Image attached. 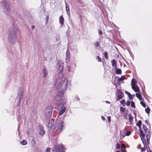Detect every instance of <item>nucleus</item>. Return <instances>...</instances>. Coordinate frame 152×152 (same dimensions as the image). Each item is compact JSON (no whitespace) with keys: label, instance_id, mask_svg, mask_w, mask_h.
Listing matches in <instances>:
<instances>
[{"label":"nucleus","instance_id":"nucleus-1","mask_svg":"<svg viewBox=\"0 0 152 152\" xmlns=\"http://www.w3.org/2000/svg\"><path fill=\"white\" fill-rule=\"evenodd\" d=\"M71 84L70 81H68L66 78H65L61 83H58L57 81L55 84V86L59 91L57 93L55 97V99L57 101H60L63 97V94L66 87L70 86Z\"/></svg>","mask_w":152,"mask_h":152},{"label":"nucleus","instance_id":"nucleus-2","mask_svg":"<svg viewBox=\"0 0 152 152\" xmlns=\"http://www.w3.org/2000/svg\"><path fill=\"white\" fill-rule=\"evenodd\" d=\"M18 31L19 28L15 24H13L9 28L8 38L9 41L11 44H13L17 41V35Z\"/></svg>","mask_w":152,"mask_h":152},{"label":"nucleus","instance_id":"nucleus-3","mask_svg":"<svg viewBox=\"0 0 152 152\" xmlns=\"http://www.w3.org/2000/svg\"><path fill=\"white\" fill-rule=\"evenodd\" d=\"M53 110V108L51 106H48L44 110L43 114L45 117L44 119H47L51 117Z\"/></svg>","mask_w":152,"mask_h":152},{"label":"nucleus","instance_id":"nucleus-4","mask_svg":"<svg viewBox=\"0 0 152 152\" xmlns=\"http://www.w3.org/2000/svg\"><path fill=\"white\" fill-rule=\"evenodd\" d=\"M65 148L62 144H56L53 147V152H65Z\"/></svg>","mask_w":152,"mask_h":152},{"label":"nucleus","instance_id":"nucleus-5","mask_svg":"<svg viewBox=\"0 0 152 152\" xmlns=\"http://www.w3.org/2000/svg\"><path fill=\"white\" fill-rule=\"evenodd\" d=\"M2 5L5 13L8 15H9L10 13V10L9 8L8 2L3 1L2 2Z\"/></svg>","mask_w":152,"mask_h":152},{"label":"nucleus","instance_id":"nucleus-6","mask_svg":"<svg viewBox=\"0 0 152 152\" xmlns=\"http://www.w3.org/2000/svg\"><path fill=\"white\" fill-rule=\"evenodd\" d=\"M56 121L55 119L52 118L50 120L48 123V127L50 131L53 132L54 131L56 127Z\"/></svg>","mask_w":152,"mask_h":152},{"label":"nucleus","instance_id":"nucleus-7","mask_svg":"<svg viewBox=\"0 0 152 152\" xmlns=\"http://www.w3.org/2000/svg\"><path fill=\"white\" fill-rule=\"evenodd\" d=\"M56 131L58 133H61L64 129V122L61 121H58L57 124Z\"/></svg>","mask_w":152,"mask_h":152},{"label":"nucleus","instance_id":"nucleus-8","mask_svg":"<svg viewBox=\"0 0 152 152\" xmlns=\"http://www.w3.org/2000/svg\"><path fill=\"white\" fill-rule=\"evenodd\" d=\"M23 92V89L21 88L19 89L18 94L17 98L16 99V101H18V104H17V106L19 107L20 104L21 97Z\"/></svg>","mask_w":152,"mask_h":152},{"label":"nucleus","instance_id":"nucleus-9","mask_svg":"<svg viewBox=\"0 0 152 152\" xmlns=\"http://www.w3.org/2000/svg\"><path fill=\"white\" fill-rule=\"evenodd\" d=\"M57 66L58 69V71H63L64 67V64L63 61L62 60H59L57 64Z\"/></svg>","mask_w":152,"mask_h":152},{"label":"nucleus","instance_id":"nucleus-10","mask_svg":"<svg viewBox=\"0 0 152 152\" xmlns=\"http://www.w3.org/2000/svg\"><path fill=\"white\" fill-rule=\"evenodd\" d=\"M70 57V55L69 51L67 49L66 53V58L65 61L66 63L69 62Z\"/></svg>","mask_w":152,"mask_h":152},{"label":"nucleus","instance_id":"nucleus-11","mask_svg":"<svg viewBox=\"0 0 152 152\" xmlns=\"http://www.w3.org/2000/svg\"><path fill=\"white\" fill-rule=\"evenodd\" d=\"M139 131L140 133V137L141 138V139L142 140V141L144 145V142L143 140V139L145 137V135L144 134L143 132V131L141 130L140 129H139Z\"/></svg>","mask_w":152,"mask_h":152},{"label":"nucleus","instance_id":"nucleus-12","mask_svg":"<svg viewBox=\"0 0 152 152\" xmlns=\"http://www.w3.org/2000/svg\"><path fill=\"white\" fill-rule=\"evenodd\" d=\"M145 133L147 141L148 144V142H149V139L151 136L150 131H148L145 132Z\"/></svg>","mask_w":152,"mask_h":152},{"label":"nucleus","instance_id":"nucleus-13","mask_svg":"<svg viewBox=\"0 0 152 152\" xmlns=\"http://www.w3.org/2000/svg\"><path fill=\"white\" fill-rule=\"evenodd\" d=\"M132 88L136 92H139L140 91V90L139 87L137 86L132 85Z\"/></svg>","mask_w":152,"mask_h":152},{"label":"nucleus","instance_id":"nucleus-14","mask_svg":"<svg viewBox=\"0 0 152 152\" xmlns=\"http://www.w3.org/2000/svg\"><path fill=\"white\" fill-rule=\"evenodd\" d=\"M45 132L43 128L41 126L39 130V133L40 135H41L42 137L43 135L45 134Z\"/></svg>","mask_w":152,"mask_h":152},{"label":"nucleus","instance_id":"nucleus-15","mask_svg":"<svg viewBox=\"0 0 152 152\" xmlns=\"http://www.w3.org/2000/svg\"><path fill=\"white\" fill-rule=\"evenodd\" d=\"M43 77H45L48 75V72L47 70L45 68H44L42 71V72Z\"/></svg>","mask_w":152,"mask_h":152},{"label":"nucleus","instance_id":"nucleus-16","mask_svg":"<svg viewBox=\"0 0 152 152\" xmlns=\"http://www.w3.org/2000/svg\"><path fill=\"white\" fill-rule=\"evenodd\" d=\"M66 107H63L62 109L59 112L58 115L61 116L62 115L66 110Z\"/></svg>","mask_w":152,"mask_h":152},{"label":"nucleus","instance_id":"nucleus-17","mask_svg":"<svg viewBox=\"0 0 152 152\" xmlns=\"http://www.w3.org/2000/svg\"><path fill=\"white\" fill-rule=\"evenodd\" d=\"M124 94L121 91H119L118 93L117 97L119 99H121L124 96Z\"/></svg>","mask_w":152,"mask_h":152},{"label":"nucleus","instance_id":"nucleus-18","mask_svg":"<svg viewBox=\"0 0 152 152\" xmlns=\"http://www.w3.org/2000/svg\"><path fill=\"white\" fill-rule=\"evenodd\" d=\"M111 62L112 63V66L114 67V69L117 68V66L116 65V62L115 60H111Z\"/></svg>","mask_w":152,"mask_h":152},{"label":"nucleus","instance_id":"nucleus-19","mask_svg":"<svg viewBox=\"0 0 152 152\" xmlns=\"http://www.w3.org/2000/svg\"><path fill=\"white\" fill-rule=\"evenodd\" d=\"M129 120L130 124H133V118L131 114H129Z\"/></svg>","mask_w":152,"mask_h":152},{"label":"nucleus","instance_id":"nucleus-20","mask_svg":"<svg viewBox=\"0 0 152 152\" xmlns=\"http://www.w3.org/2000/svg\"><path fill=\"white\" fill-rule=\"evenodd\" d=\"M59 20L60 23L62 25L64 21V19L63 17L62 16H61L59 17Z\"/></svg>","mask_w":152,"mask_h":152},{"label":"nucleus","instance_id":"nucleus-21","mask_svg":"<svg viewBox=\"0 0 152 152\" xmlns=\"http://www.w3.org/2000/svg\"><path fill=\"white\" fill-rule=\"evenodd\" d=\"M59 74L58 77L59 79H61L64 76L63 71H58Z\"/></svg>","mask_w":152,"mask_h":152},{"label":"nucleus","instance_id":"nucleus-22","mask_svg":"<svg viewBox=\"0 0 152 152\" xmlns=\"http://www.w3.org/2000/svg\"><path fill=\"white\" fill-rule=\"evenodd\" d=\"M66 9L67 14L69 15L70 14L69 8L68 5V6L66 4Z\"/></svg>","mask_w":152,"mask_h":152},{"label":"nucleus","instance_id":"nucleus-23","mask_svg":"<svg viewBox=\"0 0 152 152\" xmlns=\"http://www.w3.org/2000/svg\"><path fill=\"white\" fill-rule=\"evenodd\" d=\"M136 96L140 101H142V99L140 94L139 93H136ZM143 100H144L143 99Z\"/></svg>","mask_w":152,"mask_h":152},{"label":"nucleus","instance_id":"nucleus-24","mask_svg":"<svg viewBox=\"0 0 152 152\" xmlns=\"http://www.w3.org/2000/svg\"><path fill=\"white\" fill-rule=\"evenodd\" d=\"M29 139L30 140H31V142L33 143V144H34L36 142V141L34 140V137H32L31 136H30L29 137Z\"/></svg>","mask_w":152,"mask_h":152},{"label":"nucleus","instance_id":"nucleus-25","mask_svg":"<svg viewBox=\"0 0 152 152\" xmlns=\"http://www.w3.org/2000/svg\"><path fill=\"white\" fill-rule=\"evenodd\" d=\"M137 81L134 78H133L132 79V81H131V86H132V85H136V84L137 83Z\"/></svg>","mask_w":152,"mask_h":152},{"label":"nucleus","instance_id":"nucleus-26","mask_svg":"<svg viewBox=\"0 0 152 152\" xmlns=\"http://www.w3.org/2000/svg\"><path fill=\"white\" fill-rule=\"evenodd\" d=\"M116 73L117 74H120L121 73V70L120 69L116 68Z\"/></svg>","mask_w":152,"mask_h":152},{"label":"nucleus","instance_id":"nucleus-27","mask_svg":"<svg viewBox=\"0 0 152 152\" xmlns=\"http://www.w3.org/2000/svg\"><path fill=\"white\" fill-rule=\"evenodd\" d=\"M64 103H63L62 102H61L57 104V106L58 108H61L63 106Z\"/></svg>","mask_w":152,"mask_h":152},{"label":"nucleus","instance_id":"nucleus-28","mask_svg":"<svg viewBox=\"0 0 152 152\" xmlns=\"http://www.w3.org/2000/svg\"><path fill=\"white\" fill-rule=\"evenodd\" d=\"M123 134L121 132H120V138L121 139H122L125 137V136L124 135V134H125L124 132H123Z\"/></svg>","mask_w":152,"mask_h":152},{"label":"nucleus","instance_id":"nucleus-29","mask_svg":"<svg viewBox=\"0 0 152 152\" xmlns=\"http://www.w3.org/2000/svg\"><path fill=\"white\" fill-rule=\"evenodd\" d=\"M142 124V121L140 120L138 121V122L137 124V125L139 127V129H140L141 125Z\"/></svg>","mask_w":152,"mask_h":152},{"label":"nucleus","instance_id":"nucleus-30","mask_svg":"<svg viewBox=\"0 0 152 152\" xmlns=\"http://www.w3.org/2000/svg\"><path fill=\"white\" fill-rule=\"evenodd\" d=\"M20 144L23 145H25L27 143V141L25 140H23L20 142Z\"/></svg>","mask_w":152,"mask_h":152},{"label":"nucleus","instance_id":"nucleus-31","mask_svg":"<svg viewBox=\"0 0 152 152\" xmlns=\"http://www.w3.org/2000/svg\"><path fill=\"white\" fill-rule=\"evenodd\" d=\"M33 147L34 148V150L35 151H37L39 150V148L38 146L35 145H34Z\"/></svg>","mask_w":152,"mask_h":152},{"label":"nucleus","instance_id":"nucleus-32","mask_svg":"<svg viewBox=\"0 0 152 152\" xmlns=\"http://www.w3.org/2000/svg\"><path fill=\"white\" fill-rule=\"evenodd\" d=\"M125 79L124 76H122L121 77H120L118 80V82H120L121 81L124 80Z\"/></svg>","mask_w":152,"mask_h":152},{"label":"nucleus","instance_id":"nucleus-33","mask_svg":"<svg viewBox=\"0 0 152 152\" xmlns=\"http://www.w3.org/2000/svg\"><path fill=\"white\" fill-rule=\"evenodd\" d=\"M143 128L145 132L147 131H149V130L147 128V127L145 125H143Z\"/></svg>","mask_w":152,"mask_h":152},{"label":"nucleus","instance_id":"nucleus-34","mask_svg":"<svg viewBox=\"0 0 152 152\" xmlns=\"http://www.w3.org/2000/svg\"><path fill=\"white\" fill-rule=\"evenodd\" d=\"M104 55L106 59H107L108 58V53L107 52H105L104 53Z\"/></svg>","mask_w":152,"mask_h":152},{"label":"nucleus","instance_id":"nucleus-35","mask_svg":"<svg viewBox=\"0 0 152 152\" xmlns=\"http://www.w3.org/2000/svg\"><path fill=\"white\" fill-rule=\"evenodd\" d=\"M80 99L78 96L77 95H75L74 98V101H79Z\"/></svg>","mask_w":152,"mask_h":152},{"label":"nucleus","instance_id":"nucleus-36","mask_svg":"<svg viewBox=\"0 0 152 152\" xmlns=\"http://www.w3.org/2000/svg\"><path fill=\"white\" fill-rule=\"evenodd\" d=\"M51 148L49 147H48L45 150V152H50Z\"/></svg>","mask_w":152,"mask_h":152},{"label":"nucleus","instance_id":"nucleus-37","mask_svg":"<svg viewBox=\"0 0 152 152\" xmlns=\"http://www.w3.org/2000/svg\"><path fill=\"white\" fill-rule=\"evenodd\" d=\"M140 104L144 107H146V104L142 100L140 101Z\"/></svg>","mask_w":152,"mask_h":152},{"label":"nucleus","instance_id":"nucleus-38","mask_svg":"<svg viewBox=\"0 0 152 152\" xmlns=\"http://www.w3.org/2000/svg\"><path fill=\"white\" fill-rule=\"evenodd\" d=\"M145 111L146 112L148 113L149 114L150 113V109L149 108H147L145 109Z\"/></svg>","mask_w":152,"mask_h":152},{"label":"nucleus","instance_id":"nucleus-39","mask_svg":"<svg viewBox=\"0 0 152 152\" xmlns=\"http://www.w3.org/2000/svg\"><path fill=\"white\" fill-rule=\"evenodd\" d=\"M125 110V108L122 107H120V110L121 111L124 112Z\"/></svg>","mask_w":152,"mask_h":152},{"label":"nucleus","instance_id":"nucleus-40","mask_svg":"<svg viewBox=\"0 0 152 152\" xmlns=\"http://www.w3.org/2000/svg\"><path fill=\"white\" fill-rule=\"evenodd\" d=\"M131 106L132 107H133V108H135V104H134V102L132 101L131 102Z\"/></svg>","mask_w":152,"mask_h":152},{"label":"nucleus","instance_id":"nucleus-41","mask_svg":"<svg viewBox=\"0 0 152 152\" xmlns=\"http://www.w3.org/2000/svg\"><path fill=\"white\" fill-rule=\"evenodd\" d=\"M131 134L130 131H128L126 132V133L125 134V135L126 136H129Z\"/></svg>","mask_w":152,"mask_h":152},{"label":"nucleus","instance_id":"nucleus-42","mask_svg":"<svg viewBox=\"0 0 152 152\" xmlns=\"http://www.w3.org/2000/svg\"><path fill=\"white\" fill-rule=\"evenodd\" d=\"M96 59L98 60V61L99 62H101V59L99 57V56H98L96 57Z\"/></svg>","mask_w":152,"mask_h":152},{"label":"nucleus","instance_id":"nucleus-43","mask_svg":"<svg viewBox=\"0 0 152 152\" xmlns=\"http://www.w3.org/2000/svg\"><path fill=\"white\" fill-rule=\"evenodd\" d=\"M125 100L124 99H123L121 101V104H123V106H124V104H125Z\"/></svg>","mask_w":152,"mask_h":152},{"label":"nucleus","instance_id":"nucleus-44","mask_svg":"<svg viewBox=\"0 0 152 152\" xmlns=\"http://www.w3.org/2000/svg\"><path fill=\"white\" fill-rule=\"evenodd\" d=\"M120 146L118 143H117L116 144V148L117 149H119L120 148Z\"/></svg>","mask_w":152,"mask_h":152},{"label":"nucleus","instance_id":"nucleus-45","mask_svg":"<svg viewBox=\"0 0 152 152\" xmlns=\"http://www.w3.org/2000/svg\"><path fill=\"white\" fill-rule=\"evenodd\" d=\"M121 147L122 148H124L126 147L125 145L123 143L121 144Z\"/></svg>","mask_w":152,"mask_h":152},{"label":"nucleus","instance_id":"nucleus-46","mask_svg":"<svg viewBox=\"0 0 152 152\" xmlns=\"http://www.w3.org/2000/svg\"><path fill=\"white\" fill-rule=\"evenodd\" d=\"M71 67L70 66H67V71L69 72H71Z\"/></svg>","mask_w":152,"mask_h":152},{"label":"nucleus","instance_id":"nucleus-47","mask_svg":"<svg viewBox=\"0 0 152 152\" xmlns=\"http://www.w3.org/2000/svg\"><path fill=\"white\" fill-rule=\"evenodd\" d=\"M95 45L96 47H98L99 45V42H96L95 43Z\"/></svg>","mask_w":152,"mask_h":152},{"label":"nucleus","instance_id":"nucleus-48","mask_svg":"<svg viewBox=\"0 0 152 152\" xmlns=\"http://www.w3.org/2000/svg\"><path fill=\"white\" fill-rule=\"evenodd\" d=\"M125 92L126 94H127L128 95V96H129L131 95V94H130V93L128 92L127 91H125Z\"/></svg>","mask_w":152,"mask_h":152},{"label":"nucleus","instance_id":"nucleus-49","mask_svg":"<svg viewBox=\"0 0 152 152\" xmlns=\"http://www.w3.org/2000/svg\"><path fill=\"white\" fill-rule=\"evenodd\" d=\"M145 148H141V152H144L145 151Z\"/></svg>","mask_w":152,"mask_h":152},{"label":"nucleus","instance_id":"nucleus-50","mask_svg":"<svg viewBox=\"0 0 152 152\" xmlns=\"http://www.w3.org/2000/svg\"><path fill=\"white\" fill-rule=\"evenodd\" d=\"M130 102L129 101H128L126 102V104L127 106H129L130 105Z\"/></svg>","mask_w":152,"mask_h":152},{"label":"nucleus","instance_id":"nucleus-51","mask_svg":"<svg viewBox=\"0 0 152 152\" xmlns=\"http://www.w3.org/2000/svg\"><path fill=\"white\" fill-rule=\"evenodd\" d=\"M108 121L109 122H110L111 121V117L110 116H108L107 117Z\"/></svg>","mask_w":152,"mask_h":152},{"label":"nucleus","instance_id":"nucleus-52","mask_svg":"<svg viewBox=\"0 0 152 152\" xmlns=\"http://www.w3.org/2000/svg\"><path fill=\"white\" fill-rule=\"evenodd\" d=\"M98 32L99 35H101L102 34V32L101 30H99L98 31Z\"/></svg>","mask_w":152,"mask_h":152},{"label":"nucleus","instance_id":"nucleus-53","mask_svg":"<svg viewBox=\"0 0 152 152\" xmlns=\"http://www.w3.org/2000/svg\"><path fill=\"white\" fill-rule=\"evenodd\" d=\"M128 96L129 97V99H133L132 97L131 94V95H130V96Z\"/></svg>","mask_w":152,"mask_h":152},{"label":"nucleus","instance_id":"nucleus-54","mask_svg":"<svg viewBox=\"0 0 152 152\" xmlns=\"http://www.w3.org/2000/svg\"><path fill=\"white\" fill-rule=\"evenodd\" d=\"M145 124H147V125H148V120H146L145 121Z\"/></svg>","mask_w":152,"mask_h":152},{"label":"nucleus","instance_id":"nucleus-55","mask_svg":"<svg viewBox=\"0 0 152 152\" xmlns=\"http://www.w3.org/2000/svg\"><path fill=\"white\" fill-rule=\"evenodd\" d=\"M101 118H102V119L103 121H104L105 120V118L104 117V116H101Z\"/></svg>","mask_w":152,"mask_h":152},{"label":"nucleus","instance_id":"nucleus-56","mask_svg":"<svg viewBox=\"0 0 152 152\" xmlns=\"http://www.w3.org/2000/svg\"><path fill=\"white\" fill-rule=\"evenodd\" d=\"M35 27L33 25L31 26V28L32 30H33L34 28H35Z\"/></svg>","mask_w":152,"mask_h":152},{"label":"nucleus","instance_id":"nucleus-57","mask_svg":"<svg viewBox=\"0 0 152 152\" xmlns=\"http://www.w3.org/2000/svg\"><path fill=\"white\" fill-rule=\"evenodd\" d=\"M71 72L72 73L71 74L72 75H73L74 73V70H73V71H71Z\"/></svg>","mask_w":152,"mask_h":152},{"label":"nucleus","instance_id":"nucleus-58","mask_svg":"<svg viewBox=\"0 0 152 152\" xmlns=\"http://www.w3.org/2000/svg\"><path fill=\"white\" fill-rule=\"evenodd\" d=\"M121 151H122V152H126V150H122Z\"/></svg>","mask_w":152,"mask_h":152},{"label":"nucleus","instance_id":"nucleus-59","mask_svg":"<svg viewBox=\"0 0 152 152\" xmlns=\"http://www.w3.org/2000/svg\"><path fill=\"white\" fill-rule=\"evenodd\" d=\"M106 102L107 103H110V102L108 101H106Z\"/></svg>","mask_w":152,"mask_h":152},{"label":"nucleus","instance_id":"nucleus-60","mask_svg":"<svg viewBox=\"0 0 152 152\" xmlns=\"http://www.w3.org/2000/svg\"><path fill=\"white\" fill-rule=\"evenodd\" d=\"M48 17L47 16V18H46V20H47V22L48 20Z\"/></svg>","mask_w":152,"mask_h":152},{"label":"nucleus","instance_id":"nucleus-61","mask_svg":"<svg viewBox=\"0 0 152 152\" xmlns=\"http://www.w3.org/2000/svg\"><path fill=\"white\" fill-rule=\"evenodd\" d=\"M133 112L134 114L135 115H136V113H135L134 112V111Z\"/></svg>","mask_w":152,"mask_h":152},{"label":"nucleus","instance_id":"nucleus-62","mask_svg":"<svg viewBox=\"0 0 152 152\" xmlns=\"http://www.w3.org/2000/svg\"><path fill=\"white\" fill-rule=\"evenodd\" d=\"M148 152H152V151L151 150H150V151H148Z\"/></svg>","mask_w":152,"mask_h":152},{"label":"nucleus","instance_id":"nucleus-63","mask_svg":"<svg viewBox=\"0 0 152 152\" xmlns=\"http://www.w3.org/2000/svg\"><path fill=\"white\" fill-rule=\"evenodd\" d=\"M116 152H120L119 151H117Z\"/></svg>","mask_w":152,"mask_h":152},{"label":"nucleus","instance_id":"nucleus-64","mask_svg":"<svg viewBox=\"0 0 152 152\" xmlns=\"http://www.w3.org/2000/svg\"><path fill=\"white\" fill-rule=\"evenodd\" d=\"M19 127H20V125H19V126H18V129L19 128Z\"/></svg>","mask_w":152,"mask_h":152}]
</instances>
